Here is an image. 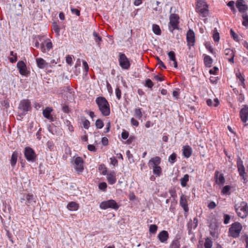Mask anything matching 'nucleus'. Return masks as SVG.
Here are the masks:
<instances>
[{
    "label": "nucleus",
    "mask_w": 248,
    "mask_h": 248,
    "mask_svg": "<svg viewBox=\"0 0 248 248\" xmlns=\"http://www.w3.org/2000/svg\"><path fill=\"white\" fill-rule=\"evenodd\" d=\"M99 110L104 116H108L110 113V106L106 98L103 96H98L95 99Z\"/></svg>",
    "instance_id": "obj_1"
},
{
    "label": "nucleus",
    "mask_w": 248,
    "mask_h": 248,
    "mask_svg": "<svg viewBox=\"0 0 248 248\" xmlns=\"http://www.w3.org/2000/svg\"><path fill=\"white\" fill-rule=\"evenodd\" d=\"M18 116L21 118H23L28 113V111L31 110V101L27 99H24L21 100L18 107Z\"/></svg>",
    "instance_id": "obj_2"
},
{
    "label": "nucleus",
    "mask_w": 248,
    "mask_h": 248,
    "mask_svg": "<svg viewBox=\"0 0 248 248\" xmlns=\"http://www.w3.org/2000/svg\"><path fill=\"white\" fill-rule=\"evenodd\" d=\"M36 196L29 192L21 193L20 194V202L21 203L30 206L36 204Z\"/></svg>",
    "instance_id": "obj_3"
},
{
    "label": "nucleus",
    "mask_w": 248,
    "mask_h": 248,
    "mask_svg": "<svg viewBox=\"0 0 248 248\" xmlns=\"http://www.w3.org/2000/svg\"><path fill=\"white\" fill-rule=\"evenodd\" d=\"M207 223L209 227L210 234L213 237H216L217 229V215L211 213L208 217Z\"/></svg>",
    "instance_id": "obj_4"
},
{
    "label": "nucleus",
    "mask_w": 248,
    "mask_h": 248,
    "mask_svg": "<svg viewBox=\"0 0 248 248\" xmlns=\"http://www.w3.org/2000/svg\"><path fill=\"white\" fill-rule=\"evenodd\" d=\"M196 10L203 17L208 15V5L204 0H197Z\"/></svg>",
    "instance_id": "obj_5"
},
{
    "label": "nucleus",
    "mask_w": 248,
    "mask_h": 248,
    "mask_svg": "<svg viewBox=\"0 0 248 248\" xmlns=\"http://www.w3.org/2000/svg\"><path fill=\"white\" fill-rule=\"evenodd\" d=\"M24 155L26 160L30 163H34L37 160V155L35 151L30 147H26L24 150Z\"/></svg>",
    "instance_id": "obj_6"
},
{
    "label": "nucleus",
    "mask_w": 248,
    "mask_h": 248,
    "mask_svg": "<svg viewBox=\"0 0 248 248\" xmlns=\"http://www.w3.org/2000/svg\"><path fill=\"white\" fill-rule=\"evenodd\" d=\"M118 62L120 67L124 70H129L131 63L129 59L125 54L119 52L118 54Z\"/></svg>",
    "instance_id": "obj_7"
},
{
    "label": "nucleus",
    "mask_w": 248,
    "mask_h": 248,
    "mask_svg": "<svg viewBox=\"0 0 248 248\" xmlns=\"http://www.w3.org/2000/svg\"><path fill=\"white\" fill-rule=\"evenodd\" d=\"M179 16L176 14H170V22L169 28L170 31L173 32L175 29H179Z\"/></svg>",
    "instance_id": "obj_8"
},
{
    "label": "nucleus",
    "mask_w": 248,
    "mask_h": 248,
    "mask_svg": "<svg viewBox=\"0 0 248 248\" xmlns=\"http://www.w3.org/2000/svg\"><path fill=\"white\" fill-rule=\"evenodd\" d=\"M120 206L114 200L110 199L109 200L103 201L100 203L99 207L101 209L106 210L108 208H111L115 210H117Z\"/></svg>",
    "instance_id": "obj_9"
},
{
    "label": "nucleus",
    "mask_w": 248,
    "mask_h": 248,
    "mask_svg": "<svg viewBox=\"0 0 248 248\" xmlns=\"http://www.w3.org/2000/svg\"><path fill=\"white\" fill-rule=\"evenodd\" d=\"M242 229V225L240 223L236 222L233 223L230 228L229 235L233 238H236L239 236Z\"/></svg>",
    "instance_id": "obj_10"
},
{
    "label": "nucleus",
    "mask_w": 248,
    "mask_h": 248,
    "mask_svg": "<svg viewBox=\"0 0 248 248\" xmlns=\"http://www.w3.org/2000/svg\"><path fill=\"white\" fill-rule=\"evenodd\" d=\"M235 209L238 216L241 218H245L248 215V207L245 202H242L239 205H236Z\"/></svg>",
    "instance_id": "obj_11"
},
{
    "label": "nucleus",
    "mask_w": 248,
    "mask_h": 248,
    "mask_svg": "<svg viewBox=\"0 0 248 248\" xmlns=\"http://www.w3.org/2000/svg\"><path fill=\"white\" fill-rule=\"evenodd\" d=\"M84 161L80 156H77L74 158V169L78 174H81L84 170Z\"/></svg>",
    "instance_id": "obj_12"
},
{
    "label": "nucleus",
    "mask_w": 248,
    "mask_h": 248,
    "mask_svg": "<svg viewBox=\"0 0 248 248\" xmlns=\"http://www.w3.org/2000/svg\"><path fill=\"white\" fill-rule=\"evenodd\" d=\"M16 67L21 75L27 77L30 74V71L28 69L27 65L24 61H18Z\"/></svg>",
    "instance_id": "obj_13"
},
{
    "label": "nucleus",
    "mask_w": 248,
    "mask_h": 248,
    "mask_svg": "<svg viewBox=\"0 0 248 248\" xmlns=\"http://www.w3.org/2000/svg\"><path fill=\"white\" fill-rule=\"evenodd\" d=\"M187 45L189 49H190L191 47L195 45V33L193 30L189 29L186 33V37Z\"/></svg>",
    "instance_id": "obj_14"
},
{
    "label": "nucleus",
    "mask_w": 248,
    "mask_h": 248,
    "mask_svg": "<svg viewBox=\"0 0 248 248\" xmlns=\"http://www.w3.org/2000/svg\"><path fill=\"white\" fill-rule=\"evenodd\" d=\"M52 47V43L48 38L44 40L43 42L40 45V50L43 53H46V50L49 51Z\"/></svg>",
    "instance_id": "obj_15"
},
{
    "label": "nucleus",
    "mask_w": 248,
    "mask_h": 248,
    "mask_svg": "<svg viewBox=\"0 0 248 248\" xmlns=\"http://www.w3.org/2000/svg\"><path fill=\"white\" fill-rule=\"evenodd\" d=\"M237 168L239 175L242 177L244 181L247 180V175L245 169L243 165L242 161L240 159L237 162Z\"/></svg>",
    "instance_id": "obj_16"
},
{
    "label": "nucleus",
    "mask_w": 248,
    "mask_h": 248,
    "mask_svg": "<svg viewBox=\"0 0 248 248\" xmlns=\"http://www.w3.org/2000/svg\"><path fill=\"white\" fill-rule=\"evenodd\" d=\"M236 6L239 11L243 14H246L245 12L248 10V6L245 4L244 0H237Z\"/></svg>",
    "instance_id": "obj_17"
},
{
    "label": "nucleus",
    "mask_w": 248,
    "mask_h": 248,
    "mask_svg": "<svg viewBox=\"0 0 248 248\" xmlns=\"http://www.w3.org/2000/svg\"><path fill=\"white\" fill-rule=\"evenodd\" d=\"M157 238L161 243H166L169 238V234L167 231L163 230L157 235Z\"/></svg>",
    "instance_id": "obj_18"
},
{
    "label": "nucleus",
    "mask_w": 248,
    "mask_h": 248,
    "mask_svg": "<svg viewBox=\"0 0 248 248\" xmlns=\"http://www.w3.org/2000/svg\"><path fill=\"white\" fill-rule=\"evenodd\" d=\"M52 111V109L51 108L47 107L43 111V116L51 122L54 121V118L51 115V113Z\"/></svg>",
    "instance_id": "obj_19"
},
{
    "label": "nucleus",
    "mask_w": 248,
    "mask_h": 248,
    "mask_svg": "<svg viewBox=\"0 0 248 248\" xmlns=\"http://www.w3.org/2000/svg\"><path fill=\"white\" fill-rule=\"evenodd\" d=\"M161 163V158L159 156H156L152 158L148 163L149 168L151 169L155 166H159Z\"/></svg>",
    "instance_id": "obj_20"
},
{
    "label": "nucleus",
    "mask_w": 248,
    "mask_h": 248,
    "mask_svg": "<svg viewBox=\"0 0 248 248\" xmlns=\"http://www.w3.org/2000/svg\"><path fill=\"white\" fill-rule=\"evenodd\" d=\"M180 205L183 208L185 213L188 211L189 209L188 207L186 197V196L184 194H182L180 196Z\"/></svg>",
    "instance_id": "obj_21"
},
{
    "label": "nucleus",
    "mask_w": 248,
    "mask_h": 248,
    "mask_svg": "<svg viewBox=\"0 0 248 248\" xmlns=\"http://www.w3.org/2000/svg\"><path fill=\"white\" fill-rule=\"evenodd\" d=\"M107 174V181L110 185H113L116 182V173L114 171H111Z\"/></svg>",
    "instance_id": "obj_22"
},
{
    "label": "nucleus",
    "mask_w": 248,
    "mask_h": 248,
    "mask_svg": "<svg viewBox=\"0 0 248 248\" xmlns=\"http://www.w3.org/2000/svg\"><path fill=\"white\" fill-rule=\"evenodd\" d=\"M36 62L37 67L39 69H44L48 67V63L42 58H38L36 59Z\"/></svg>",
    "instance_id": "obj_23"
},
{
    "label": "nucleus",
    "mask_w": 248,
    "mask_h": 248,
    "mask_svg": "<svg viewBox=\"0 0 248 248\" xmlns=\"http://www.w3.org/2000/svg\"><path fill=\"white\" fill-rule=\"evenodd\" d=\"M240 117L242 122L246 123L248 121V107L243 108L240 111Z\"/></svg>",
    "instance_id": "obj_24"
},
{
    "label": "nucleus",
    "mask_w": 248,
    "mask_h": 248,
    "mask_svg": "<svg viewBox=\"0 0 248 248\" xmlns=\"http://www.w3.org/2000/svg\"><path fill=\"white\" fill-rule=\"evenodd\" d=\"M183 155L185 157L188 158L192 155V149L191 147L189 145H185L183 147L182 149Z\"/></svg>",
    "instance_id": "obj_25"
},
{
    "label": "nucleus",
    "mask_w": 248,
    "mask_h": 248,
    "mask_svg": "<svg viewBox=\"0 0 248 248\" xmlns=\"http://www.w3.org/2000/svg\"><path fill=\"white\" fill-rule=\"evenodd\" d=\"M225 54L226 59L231 62L233 63L234 54L233 51L230 49H226L225 50Z\"/></svg>",
    "instance_id": "obj_26"
},
{
    "label": "nucleus",
    "mask_w": 248,
    "mask_h": 248,
    "mask_svg": "<svg viewBox=\"0 0 248 248\" xmlns=\"http://www.w3.org/2000/svg\"><path fill=\"white\" fill-rule=\"evenodd\" d=\"M18 156V153L17 151H15L13 152L11 158L10 159V163L13 168H14L16 164Z\"/></svg>",
    "instance_id": "obj_27"
},
{
    "label": "nucleus",
    "mask_w": 248,
    "mask_h": 248,
    "mask_svg": "<svg viewBox=\"0 0 248 248\" xmlns=\"http://www.w3.org/2000/svg\"><path fill=\"white\" fill-rule=\"evenodd\" d=\"M203 56L204 64L206 67H210L212 66V64L213 63V60L209 56L203 54Z\"/></svg>",
    "instance_id": "obj_28"
},
{
    "label": "nucleus",
    "mask_w": 248,
    "mask_h": 248,
    "mask_svg": "<svg viewBox=\"0 0 248 248\" xmlns=\"http://www.w3.org/2000/svg\"><path fill=\"white\" fill-rule=\"evenodd\" d=\"M67 208L70 211H77L79 208V205L75 202H71L68 203Z\"/></svg>",
    "instance_id": "obj_29"
},
{
    "label": "nucleus",
    "mask_w": 248,
    "mask_h": 248,
    "mask_svg": "<svg viewBox=\"0 0 248 248\" xmlns=\"http://www.w3.org/2000/svg\"><path fill=\"white\" fill-rule=\"evenodd\" d=\"M169 248H181L180 241L178 239L173 240L169 246ZM181 248H187V247L185 246Z\"/></svg>",
    "instance_id": "obj_30"
},
{
    "label": "nucleus",
    "mask_w": 248,
    "mask_h": 248,
    "mask_svg": "<svg viewBox=\"0 0 248 248\" xmlns=\"http://www.w3.org/2000/svg\"><path fill=\"white\" fill-rule=\"evenodd\" d=\"M93 35L94 37V39L95 41V42L97 44V46L98 47H100L101 46V42H102V37L98 33L96 32V31H94L93 33Z\"/></svg>",
    "instance_id": "obj_31"
},
{
    "label": "nucleus",
    "mask_w": 248,
    "mask_h": 248,
    "mask_svg": "<svg viewBox=\"0 0 248 248\" xmlns=\"http://www.w3.org/2000/svg\"><path fill=\"white\" fill-rule=\"evenodd\" d=\"M59 21H55L52 23V29L57 36L60 35V27L59 25Z\"/></svg>",
    "instance_id": "obj_32"
},
{
    "label": "nucleus",
    "mask_w": 248,
    "mask_h": 248,
    "mask_svg": "<svg viewBox=\"0 0 248 248\" xmlns=\"http://www.w3.org/2000/svg\"><path fill=\"white\" fill-rule=\"evenodd\" d=\"M153 172L156 177H159L162 173V168L160 166H155L153 167Z\"/></svg>",
    "instance_id": "obj_33"
},
{
    "label": "nucleus",
    "mask_w": 248,
    "mask_h": 248,
    "mask_svg": "<svg viewBox=\"0 0 248 248\" xmlns=\"http://www.w3.org/2000/svg\"><path fill=\"white\" fill-rule=\"evenodd\" d=\"M189 176L188 174L184 175V177L180 179L181 185L182 187H185L187 186V183L189 181Z\"/></svg>",
    "instance_id": "obj_34"
},
{
    "label": "nucleus",
    "mask_w": 248,
    "mask_h": 248,
    "mask_svg": "<svg viewBox=\"0 0 248 248\" xmlns=\"http://www.w3.org/2000/svg\"><path fill=\"white\" fill-rule=\"evenodd\" d=\"M141 108H136L134 110V117L139 120L141 119L143 116V114L141 112Z\"/></svg>",
    "instance_id": "obj_35"
},
{
    "label": "nucleus",
    "mask_w": 248,
    "mask_h": 248,
    "mask_svg": "<svg viewBox=\"0 0 248 248\" xmlns=\"http://www.w3.org/2000/svg\"><path fill=\"white\" fill-rule=\"evenodd\" d=\"M0 107L4 109H8L10 108V101L8 99L5 98L0 102Z\"/></svg>",
    "instance_id": "obj_36"
},
{
    "label": "nucleus",
    "mask_w": 248,
    "mask_h": 248,
    "mask_svg": "<svg viewBox=\"0 0 248 248\" xmlns=\"http://www.w3.org/2000/svg\"><path fill=\"white\" fill-rule=\"evenodd\" d=\"M152 29L154 33L156 35H160L161 33V31L159 26L156 24H153L152 26Z\"/></svg>",
    "instance_id": "obj_37"
},
{
    "label": "nucleus",
    "mask_w": 248,
    "mask_h": 248,
    "mask_svg": "<svg viewBox=\"0 0 248 248\" xmlns=\"http://www.w3.org/2000/svg\"><path fill=\"white\" fill-rule=\"evenodd\" d=\"M204 46L212 54H215V52L214 48L210 42H205L204 43Z\"/></svg>",
    "instance_id": "obj_38"
},
{
    "label": "nucleus",
    "mask_w": 248,
    "mask_h": 248,
    "mask_svg": "<svg viewBox=\"0 0 248 248\" xmlns=\"http://www.w3.org/2000/svg\"><path fill=\"white\" fill-rule=\"evenodd\" d=\"M231 189V187L230 186H225L223 187L221 189V193L223 195H228L230 193V191Z\"/></svg>",
    "instance_id": "obj_39"
},
{
    "label": "nucleus",
    "mask_w": 248,
    "mask_h": 248,
    "mask_svg": "<svg viewBox=\"0 0 248 248\" xmlns=\"http://www.w3.org/2000/svg\"><path fill=\"white\" fill-rule=\"evenodd\" d=\"M98 170L104 175H105L107 174V169L104 164H101L99 166Z\"/></svg>",
    "instance_id": "obj_40"
},
{
    "label": "nucleus",
    "mask_w": 248,
    "mask_h": 248,
    "mask_svg": "<svg viewBox=\"0 0 248 248\" xmlns=\"http://www.w3.org/2000/svg\"><path fill=\"white\" fill-rule=\"evenodd\" d=\"M176 157H177L176 154L175 153H173L169 157L168 161L170 164H173V163H174L176 162Z\"/></svg>",
    "instance_id": "obj_41"
},
{
    "label": "nucleus",
    "mask_w": 248,
    "mask_h": 248,
    "mask_svg": "<svg viewBox=\"0 0 248 248\" xmlns=\"http://www.w3.org/2000/svg\"><path fill=\"white\" fill-rule=\"evenodd\" d=\"M213 245L212 241L209 238H207L204 244V247L205 248H211Z\"/></svg>",
    "instance_id": "obj_42"
},
{
    "label": "nucleus",
    "mask_w": 248,
    "mask_h": 248,
    "mask_svg": "<svg viewBox=\"0 0 248 248\" xmlns=\"http://www.w3.org/2000/svg\"><path fill=\"white\" fill-rule=\"evenodd\" d=\"M236 76L241 81V83L240 85H241L242 86H243L244 88H245V84L244 83L245 79H244V77L242 75V74L240 72L236 73Z\"/></svg>",
    "instance_id": "obj_43"
},
{
    "label": "nucleus",
    "mask_w": 248,
    "mask_h": 248,
    "mask_svg": "<svg viewBox=\"0 0 248 248\" xmlns=\"http://www.w3.org/2000/svg\"><path fill=\"white\" fill-rule=\"evenodd\" d=\"M158 227L156 225L152 224L149 227V232L150 233L155 234L157 230Z\"/></svg>",
    "instance_id": "obj_44"
},
{
    "label": "nucleus",
    "mask_w": 248,
    "mask_h": 248,
    "mask_svg": "<svg viewBox=\"0 0 248 248\" xmlns=\"http://www.w3.org/2000/svg\"><path fill=\"white\" fill-rule=\"evenodd\" d=\"M103 121L100 119H97L95 122V126L98 129H101L104 126Z\"/></svg>",
    "instance_id": "obj_45"
},
{
    "label": "nucleus",
    "mask_w": 248,
    "mask_h": 248,
    "mask_svg": "<svg viewBox=\"0 0 248 248\" xmlns=\"http://www.w3.org/2000/svg\"><path fill=\"white\" fill-rule=\"evenodd\" d=\"M242 18L243 19V25L248 27V16L246 14H242Z\"/></svg>",
    "instance_id": "obj_46"
},
{
    "label": "nucleus",
    "mask_w": 248,
    "mask_h": 248,
    "mask_svg": "<svg viewBox=\"0 0 248 248\" xmlns=\"http://www.w3.org/2000/svg\"><path fill=\"white\" fill-rule=\"evenodd\" d=\"M169 192L171 197L175 200L177 198V194L175 188H171L169 190Z\"/></svg>",
    "instance_id": "obj_47"
},
{
    "label": "nucleus",
    "mask_w": 248,
    "mask_h": 248,
    "mask_svg": "<svg viewBox=\"0 0 248 248\" xmlns=\"http://www.w3.org/2000/svg\"><path fill=\"white\" fill-rule=\"evenodd\" d=\"M154 83L152 82V81L148 78L145 80V83L144 84V86L145 87H147L151 89H152L153 86H154Z\"/></svg>",
    "instance_id": "obj_48"
},
{
    "label": "nucleus",
    "mask_w": 248,
    "mask_h": 248,
    "mask_svg": "<svg viewBox=\"0 0 248 248\" xmlns=\"http://www.w3.org/2000/svg\"><path fill=\"white\" fill-rule=\"evenodd\" d=\"M98 188L100 190L105 191L107 188V184L106 182L100 183L98 185Z\"/></svg>",
    "instance_id": "obj_49"
},
{
    "label": "nucleus",
    "mask_w": 248,
    "mask_h": 248,
    "mask_svg": "<svg viewBox=\"0 0 248 248\" xmlns=\"http://www.w3.org/2000/svg\"><path fill=\"white\" fill-rule=\"evenodd\" d=\"M187 227L188 234L189 235L193 234V233L192 231V223L191 220L188 222V223L187 224Z\"/></svg>",
    "instance_id": "obj_50"
},
{
    "label": "nucleus",
    "mask_w": 248,
    "mask_h": 248,
    "mask_svg": "<svg viewBox=\"0 0 248 248\" xmlns=\"http://www.w3.org/2000/svg\"><path fill=\"white\" fill-rule=\"evenodd\" d=\"M170 61H173L176 60L175 53L173 51H170L168 53Z\"/></svg>",
    "instance_id": "obj_51"
},
{
    "label": "nucleus",
    "mask_w": 248,
    "mask_h": 248,
    "mask_svg": "<svg viewBox=\"0 0 248 248\" xmlns=\"http://www.w3.org/2000/svg\"><path fill=\"white\" fill-rule=\"evenodd\" d=\"M62 105V111L65 113H69L71 112V109L69 108V106L67 105Z\"/></svg>",
    "instance_id": "obj_52"
},
{
    "label": "nucleus",
    "mask_w": 248,
    "mask_h": 248,
    "mask_svg": "<svg viewBox=\"0 0 248 248\" xmlns=\"http://www.w3.org/2000/svg\"><path fill=\"white\" fill-rule=\"evenodd\" d=\"M156 60L157 61V63L159 65V68H163V69H166V66L164 64V63L159 58V57H156Z\"/></svg>",
    "instance_id": "obj_53"
},
{
    "label": "nucleus",
    "mask_w": 248,
    "mask_h": 248,
    "mask_svg": "<svg viewBox=\"0 0 248 248\" xmlns=\"http://www.w3.org/2000/svg\"><path fill=\"white\" fill-rule=\"evenodd\" d=\"M47 147L50 150H54V144L53 142L51 140H48L46 143Z\"/></svg>",
    "instance_id": "obj_54"
},
{
    "label": "nucleus",
    "mask_w": 248,
    "mask_h": 248,
    "mask_svg": "<svg viewBox=\"0 0 248 248\" xmlns=\"http://www.w3.org/2000/svg\"><path fill=\"white\" fill-rule=\"evenodd\" d=\"M54 128H56V126L54 124H48L47 126L48 131L52 134H55V131L53 130Z\"/></svg>",
    "instance_id": "obj_55"
},
{
    "label": "nucleus",
    "mask_w": 248,
    "mask_h": 248,
    "mask_svg": "<svg viewBox=\"0 0 248 248\" xmlns=\"http://www.w3.org/2000/svg\"><path fill=\"white\" fill-rule=\"evenodd\" d=\"M83 125L85 129H88L90 125V122L87 119H85L83 122Z\"/></svg>",
    "instance_id": "obj_56"
},
{
    "label": "nucleus",
    "mask_w": 248,
    "mask_h": 248,
    "mask_svg": "<svg viewBox=\"0 0 248 248\" xmlns=\"http://www.w3.org/2000/svg\"><path fill=\"white\" fill-rule=\"evenodd\" d=\"M131 124L132 126L138 127L139 125V122L136 120L134 118H132L130 120Z\"/></svg>",
    "instance_id": "obj_57"
},
{
    "label": "nucleus",
    "mask_w": 248,
    "mask_h": 248,
    "mask_svg": "<svg viewBox=\"0 0 248 248\" xmlns=\"http://www.w3.org/2000/svg\"><path fill=\"white\" fill-rule=\"evenodd\" d=\"M121 136L123 139L126 140L129 137V132L125 130H124L122 133Z\"/></svg>",
    "instance_id": "obj_58"
},
{
    "label": "nucleus",
    "mask_w": 248,
    "mask_h": 248,
    "mask_svg": "<svg viewBox=\"0 0 248 248\" xmlns=\"http://www.w3.org/2000/svg\"><path fill=\"white\" fill-rule=\"evenodd\" d=\"M110 160L111 164L113 165L114 166H118V162L115 157L110 158Z\"/></svg>",
    "instance_id": "obj_59"
},
{
    "label": "nucleus",
    "mask_w": 248,
    "mask_h": 248,
    "mask_svg": "<svg viewBox=\"0 0 248 248\" xmlns=\"http://www.w3.org/2000/svg\"><path fill=\"white\" fill-rule=\"evenodd\" d=\"M28 132L30 133H32L34 131L33 129V123L31 122L29 124V126L28 127Z\"/></svg>",
    "instance_id": "obj_60"
},
{
    "label": "nucleus",
    "mask_w": 248,
    "mask_h": 248,
    "mask_svg": "<svg viewBox=\"0 0 248 248\" xmlns=\"http://www.w3.org/2000/svg\"><path fill=\"white\" fill-rule=\"evenodd\" d=\"M115 93L117 99L120 100L121 98V91L119 87L115 89Z\"/></svg>",
    "instance_id": "obj_61"
},
{
    "label": "nucleus",
    "mask_w": 248,
    "mask_h": 248,
    "mask_svg": "<svg viewBox=\"0 0 248 248\" xmlns=\"http://www.w3.org/2000/svg\"><path fill=\"white\" fill-rule=\"evenodd\" d=\"M126 156L128 159V160L131 162V159L132 160V162H133L134 159H133V155L132 154H131L130 151L129 150H127L126 152Z\"/></svg>",
    "instance_id": "obj_62"
},
{
    "label": "nucleus",
    "mask_w": 248,
    "mask_h": 248,
    "mask_svg": "<svg viewBox=\"0 0 248 248\" xmlns=\"http://www.w3.org/2000/svg\"><path fill=\"white\" fill-rule=\"evenodd\" d=\"M82 64L83 65L84 72L86 73V74H87L88 72V71H89L88 64L87 62L85 61H83L82 62Z\"/></svg>",
    "instance_id": "obj_63"
},
{
    "label": "nucleus",
    "mask_w": 248,
    "mask_h": 248,
    "mask_svg": "<svg viewBox=\"0 0 248 248\" xmlns=\"http://www.w3.org/2000/svg\"><path fill=\"white\" fill-rule=\"evenodd\" d=\"M192 228H193L194 229H195L197 228V227L198 226V218L195 217L193 218V222L192 221Z\"/></svg>",
    "instance_id": "obj_64"
}]
</instances>
